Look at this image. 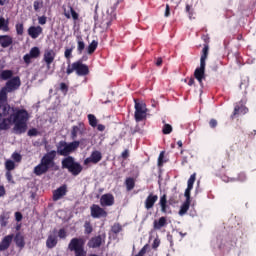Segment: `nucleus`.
Wrapping results in <instances>:
<instances>
[{
	"instance_id": "nucleus-1",
	"label": "nucleus",
	"mask_w": 256,
	"mask_h": 256,
	"mask_svg": "<svg viewBox=\"0 0 256 256\" xmlns=\"http://www.w3.org/2000/svg\"><path fill=\"white\" fill-rule=\"evenodd\" d=\"M56 149L52 150L41 158L40 163L34 167L33 173L37 177H41V175H45L49 171V169H53L55 167V157L58 155H61L62 157H65L62 159L61 165L62 169H67L71 175L74 177H77V175H80L83 171V166L81 163L75 161V158L73 156H69V150L67 147L66 141H60L56 145Z\"/></svg>"
},
{
	"instance_id": "nucleus-2",
	"label": "nucleus",
	"mask_w": 256,
	"mask_h": 256,
	"mask_svg": "<svg viewBox=\"0 0 256 256\" xmlns=\"http://www.w3.org/2000/svg\"><path fill=\"white\" fill-rule=\"evenodd\" d=\"M14 123V131L17 135H22L27 131V121H29V112L25 109H15L10 115Z\"/></svg>"
},
{
	"instance_id": "nucleus-3",
	"label": "nucleus",
	"mask_w": 256,
	"mask_h": 256,
	"mask_svg": "<svg viewBox=\"0 0 256 256\" xmlns=\"http://www.w3.org/2000/svg\"><path fill=\"white\" fill-rule=\"evenodd\" d=\"M207 57H209V46H205L202 49V54L200 58V67L196 68L194 71V77L197 79L199 82V85L203 87V80H205V67H206V62Z\"/></svg>"
},
{
	"instance_id": "nucleus-4",
	"label": "nucleus",
	"mask_w": 256,
	"mask_h": 256,
	"mask_svg": "<svg viewBox=\"0 0 256 256\" xmlns=\"http://www.w3.org/2000/svg\"><path fill=\"white\" fill-rule=\"evenodd\" d=\"M76 72L78 77H86L89 74V66L83 63V60H78L72 64H68L66 69V74L71 75V73Z\"/></svg>"
},
{
	"instance_id": "nucleus-5",
	"label": "nucleus",
	"mask_w": 256,
	"mask_h": 256,
	"mask_svg": "<svg viewBox=\"0 0 256 256\" xmlns=\"http://www.w3.org/2000/svg\"><path fill=\"white\" fill-rule=\"evenodd\" d=\"M68 249L74 253V256H87L85 239L83 238H72L68 244Z\"/></svg>"
},
{
	"instance_id": "nucleus-6",
	"label": "nucleus",
	"mask_w": 256,
	"mask_h": 256,
	"mask_svg": "<svg viewBox=\"0 0 256 256\" xmlns=\"http://www.w3.org/2000/svg\"><path fill=\"white\" fill-rule=\"evenodd\" d=\"M135 101V113H134V117H135V121L137 123L143 121V119L147 118V105L143 102H137V100Z\"/></svg>"
},
{
	"instance_id": "nucleus-7",
	"label": "nucleus",
	"mask_w": 256,
	"mask_h": 256,
	"mask_svg": "<svg viewBox=\"0 0 256 256\" xmlns=\"http://www.w3.org/2000/svg\"><path fill=\"white\" fill-rule=\"evenodd\" d=\"M21 87V78L19 76H15L12 79L8 80L4 87H2V91L8 96L9 93H13V91H17Z\"/></svg>"
},
{
	"instance_id": "nucleus-8",
	"label": "nucleus",
	"mask_w": 256,
	"mask_h": 256,
	"mask_svg": "<svg viewBox=\"0 0 256 256\" xmlns=\"http://www.w3.org/2000/svg\"><path fill=\"white\" fill-rule=\"evenodd\" d=\"M245 103L246 102L244 100H240L235 104L234 111L230 116L231 119H235L236 117H239V115H247V113H249V108L245 106Z\"/></svg>"
},
{
	"instance_id": "nucleus-9",
	"label": "nucleus",
	"mask_w": 256,
	"mask_h": 256,
	"mask_svg": "<svg viewBox=\"0 0 256 256\" xmlns=\"http://www.w3.org/2000/svg\"><path fill=\"white\" fill-rule=\"evenodd\" d=\"M38 57H41V50L35 46L30 49L28 54L23 56V60L26 65H31V59H38Z\"/></svg>"
},
{
	"instance_id": "nucleus-10",
	"label": "nucleus",
	"mask_w": 256,
	"mask_h": 256,
	"mask_svg": "<svg viewBox=\"0 0 256 256\" xmlns=\"http://www.w3.org/2000/svg\"><path fill=\"white\" fill-rule=\"evenodd\" d=\"M90 213L93 219H101V217H107V211H105V209L101 208V206L97 204H93L90 207Z\"/></svg>"
},
{
	"instance_id": "nucleus-11",
	"label": "nucleus",
	"mask_w": 256,
	"mask_h": 256,
	"mask_svg": "<svg viewBox=\"0 0 256 256\" xmlns=\"http://www.w3.org/2000/svg\"><path fill=\"white\" fill-rule=\"evenodd\" d=\"M55 57H57V53L55 52V50L46 49L44 51L43 61L46 63L47 69H51V64L53 63V61H55Z\"/></svg>"
},
{
	"instance_id": "nucleus-12",
	"label": "nucleus",
	"mask_w": 256,
	"mask_h": 256,
	"mask_svg": "<svg viewBox=\"0 0 256 256\" xmlns=\"http://www.w3.org/2000/svg\"><path fill=\"white\" fill-rule=\"evenodd\" d=\"M103 159V154L99 150L93 151L90 155V157L86 158L84 160V165H89L90 163H93V165H97Z\"/></svg>"
},
{
	"instance_id": "nucleus-13",
	"label": "nucleus",
	"mask_w": 256,
	"mask_h": 256,
	"mask_svg": "<svg viewBox=\"0 0 256 256\" xmlns=\"http://www.w3.org/2000/svg\"><path fill=\"white\" fill-rule=\"evenodd\" d=\"M13 237H15V234H9L2 238L0 241V252L7 251L11 247Z\"/></svg>"
},
{
	"instance_id": "nucleus-14",
	"label": "nucleus",
	"mask_w": 256,
	"mask_h": 256,
	"mask_svg": "<svg viewBox=\"0 0 256 256\" xmlns=\"http://www.w3.org/2000/svg\"><path fill=\"white\" fill-rule=\"evenodd\" d=\"M100 205L102 207H111L112 205H115V197L113 194H103L100 198Z\"/></svg>"
},
{
	"instance_id": "nucleus-15",
	"label": "nucleus",
	"mask_w": 256,
	"mask_h": 256,
	"mask_svg": "<svg viewBox=\"0 0 256 256\" xmlns=\"http://www.w3.org/2000/svg\"><path fill=\"white\" fill-rule=\"evenodd\" d=\"M159 200V196H157V194H154L153 192H151L146 200L144 201V207L145 209H147V211H149V209H153V207H155V203L156 201Z\"/></svg>"
},
{
	"instance_id": "nucleus-16",
	"label": "nucleus",
	"mask_w": 256,
	"mask_h": 256,
	"mask_svg": "<svg viewBox=\"0 0 256 256\" xmlns=\"http://www.w3.org/2000/svg\"><path fill=\"white\" fill-rule=\"evenodd\" d=\"M67 195V185H62L53 192V201H59V199H63Z\"/></svg>"
},
{
	"instance_id": "nucleus-17",
	"label": "nucleus",
	"mask_w": 256,
	"mask_h": 256,
	"mask_svg": "<svg viewBox=\"0 0 256 256\" xmlns=\"http://www.w3.org/2000/svg\"><path fill=\"white\" fill-rule=\"evenodd\" d=\"M14 243L18 249L23 250L25 249V236L21 234V232L16 233V235L13 237Z\"/></svg>"
},
{
	"instance_id": "nucleus-18",
	"label": "nucleus",
	"mask_w": 256,
	"mask_h": 256,
	"mask_svg": "<svg viewBox=\"0 0 256 256\" xmlns=\"http://www.w3.org/2000/svg\"><path fill=\"white\" fill-rule=\"evenodd\" d=\"M41 33H43L41 26H31L28 28V35L31 36L32 39H37Z\"/></svg>"
},
{
	"instance_id": "nucleus-19",
	"label": "nucleus",
	"mask_w": 256,
	"mask_h": 256,
	"mask_svg": "<svg viewBox=\"0 0 256 256\" xmlns=\"http://www.w3.org/2000/svg\"><path fill=\"white\" fill-rule=\"evenodd\" d=\"M0 45L3 49L11 47L13 45V37L10 35H0Z\"/></svg>"
},
{
	"instance_id": "nucleus-20",
	"label": "nucleus",
	"mask_w": 256,
	"mask_h": 256,
	"mask_svg": "<svg viewBox=\"0 0 256 256\" xmlns=\"http://www.w3.org/2000/svg\"><path fill=\"white\" fill-rule=\"evenodd\" d=\"M15 112V108H12L9 104H2L0 106V117H7L11 113Z\"/></svg>"
},
{
	"instance_id": "nucleus-21",
	"label": "nucleus",
	"mask_w": 256,
	"mask_h": 256,
	"mask_svg": "<svg viewBox=\"0 0 256 256\" xmlns=\"http://www.w3.org/2000/svg\"><path fill=\"white\" fill-rule=\"evenodd\" d=\"M102 244L103 238L101 237V235H99L90 239V241L88 242V247H91L92 249H97V247H101Z\"/></svg>"
},
{
	"instance_id": "nucleus-22",
	"label": "nucleus",
	"mask_w": 256,
	"mask_h": 256,
	"mask_svg": "<svg viewBox=\"0 0 256 256\" xmlns=\"http://www.w3.org/2000/svg\"><path fill=\"white\" fill-rule=\"evenodd\" d=\"M58 242L59 240H57V235L50 234L46 240L47 249H54V247H57Z\"/></svg>"
},
{
	"instance_id": "nucleus-23",
	"label": "nucleus",
	"mask_w": 256,
	"mask_h": 256,
	"mask_svg": "<svg viewBox=\"0 0 256 256\" xmlns=\"http://www.w3.org/2000/svg\"><path fill=\"white\" fill-rule=\"evenodd\" d=\"M165 225H167V218L165 216H162L159 218V220H154L153 222V227L156 231L163 229Z\"/></svg>"
},
{
	"instance_id": "nucleus-24",
	"label": "nucleus",
	"mask_w": 256,
	"mask_h": 256,
	"mask_svg": "<svg viewBox=\"0 0 256 256\" xmlns=\"http://www.w3.org/2000/svg\"><path fill=\"white\" fill-rule=\"evenodd\" d=\"M12 121L11 116L9 118H0V131H7Z\"/></svg>"
},
{
	"instance_id": "nucleus-25",
	"label": "nucleus",
	"mask_w": 256,
	"mask_h": 256,
	"mask_svg": "<svg viewBox=\"0 0 256 256\" xmlns=\"http://www.w3.org/2000/svg\"><path fill=\"white\" fill-rule=\"evenodd\" d=\"M83 51H85V41H83V37L77 36V52H78V55H83Z\"/></svg>"
},
{
	"instance_id": "nucleus-26",
	"label": "nucleus",
	"mask_w": 256,
	"mask_h": 256,
	"mask_svg": "<svg viewBox=\"0 0 256 256\" xmlns=\"http://www.w3.org/2000/svg\"><path fill=\"white\" fill-rule=\"evenodd\" d=\"M13 77V72L12 70H2L0 72V79L1 81H9Z\"/></svg>"
},
{
	"instance_id": "nucleus-27",
	"label": "nucleus",
	"mask_w": 256,
	"mask_h": 256,
	"mask_svg": "<svg viewBox=\"0 0 256 256\" xmlns=\"http://www.w3.org/2000/svg\"><path fill=\"white\" fill-rule=\"evenodd\" d=\"M79 145H81L80 141H73V142L67 143L69 155H71V153L77 151V149H79Z\"/></svg>"
},
{
	"instance_id": "nucleus-28",
	"label": "nucleus",
	"mask_w": 256,
	"mask_h": 256,
	"mask_svg": "<svg viewBox=\"0 0 256 256\" xmlns=\"http://www.w3.org/2000/svg\"><path fill=\"white\" fill-rule=\"evenodd\" d=\"M191 205V200H185V202L181 205L180 210H179V215L183 217L188 211L189 207Z\"/></svg>"
},
{
	"instance_id": "nucleus-29",
	"label": "nucleus",
	"mask_w": 256,
	"mask_h": 256,
	"mask_svg": "<svg viewBox=\"0 0 256 256\" xmlns=\"http://www.w3.org/2000/svg\"><path fill=\"white\" fill-rule=\"evenodd\" d=\"M73 49L75 46H71L70 48H65L64 57L67 59L68 65H71V59L73 58Z\"/></svg>"
},
{
	"instance_id": "nucleus-30",
	"label": "nucleus",
	"mask_w": 256,
	"mask_h": 256,
	"mask_svg": "<svg viewBox=\"0 0 256 256\" xmlns=\"http://www.w3.org/2000/svg\"><path fill=\"white\" fill-rule=\"evenodd\" d=\"M159 205L161 207L162 213H167V194L160 197Z\"/></svg>"
},
{
	"instance_id": "nucleus-31",
	"label": "nucleus",
	"mask_w": 256,
	"mask_h": 256,
	"mask_svg": "<svg viewBox=\"0 0 256 256\" xmlns=\"http://www.w3.org/2000/svg\"><path fill=\"white\" fill-rule=\"evenodd\" d=\"M125 186L127 191H133V189H135V178H132V177L126 178Z\"/></svg>"
},
{
	"instance_id": "nucleus-32",
	"label": "nucleus",
	"mask_w": 256,
	"mask_h": 256,
	"mask_svg": "<svg viewBox=\"0 0 256 256\" xmlns=\"http://www.w3.org/2000/svg\"><path fill=\"white\" fill-rule=\"evenodd\" d=\"M9 223V213L3 212L0 215V225L1 227H5Z\"/></svg>"
},
{
	"instance_id": "nucleus-33",
	"label": "nucleus",
	"mask_w": 256,
	"mask_h": 256,
	"mask_svg": "<svg viewBox=\"0 0 256 256\" xmlns=\"http://www.w3.org/2000/svg\"><path fill=\"white\" fill-rule=\"evenodd\" d=\"M98 45L99 42L93 40L88 46V54L93 55V53H95V51L97 50Z\"/></svg>"
},
{
	"instance_id": "nucleus-34",
	"label": "nucleus",
	"mask_w": 256,
	"mask_h": 256,
	"mask_svg": "<svg viewBox=\"0 0 256 256\" xmlns=\"http://www.w3.org/2000/svg\"><path fill=\"white\" fill-rule=\"evenodd\" d=\"M0 29L2 31H9V20H5V18L1 17L0 18Z\"/></svg>"
},
{
	"instance_id": "nucleus-35",
	"label": "nucleus",
	"mask_w": 256,
	"mask_h": 256,
	"mask_svg": "<svg viewBox=\"0 0 256 256\" xmlns=\"http://www.w3.org/2000/svg\"><path fill=\"white\" fill-rule=\"evenodd\" d=\"M84 233L85 235H91L93 233V225H91V222L86 221L84 223Z\"/></svg>"
},
{
	"instance_id": "nucleus-36",
	"label": "nucleus",
	"mask_w": 256,
	"mask_h": 256,
	"mask_svg": "<svg viewBox=\"0 0 256 256\" xmlns=\"http://www.w3.org/2000/svg\"><path fill=\"white\" fill-rule=\"evenodd\" d=\"M112 233H114V235H119V233H121L123 231V226H121V224L119 223H114V225L111 228Z\"/></svg>"
},
{
	"instance_id": "nucleus-37",
	"label": "nucleus",
	"mask_w": 256,
	"mask_h": 256,
	"mask_svg": "<svg viewBox=\"0 0 256 256\" xmlns=\"http://www.w3.org/2000/svg\"><path fill=\"white\" fill-rule=\"evenodd\" d=\"M83 124H79V126H73L72 127V131H71V137H72V139H77V135H78V133H79V131H81V126H82Z\"/></svg>"
},
{
	"instance_id": "nucleus-38",
	"label": "nucleus",
	"mask_w": 256,
	"mask_h": 256,
	"mask_svg": "<svg viewBox=\"0 0 256 256\" xmlns=\"http://www.w3.org/2000/svg\"><path fill=\"white\" fill-rule=\"evenodd\" d=\"M8 99H9V96H7V94L1 88L0 89V107H1V105L7 103Z\"/></svg>"
},
{
	"instance_id": "nucleus-39",
	"label": "nucleus",
	"mask_w": 256,
	"mask_h": 256,
	"mask_svg": "<svg viewBox=\"0 0 256 256\" xmlns=\"http://www.w3.org/2000/svg\"><path fill=\"white\" fill-rule=\"evenodd\" d=\"M5 169L6 171L12 172L15 169V162L13 160H6Z\"/></svg>"
},
{
	"instance_id": "nucleus-40",
	"label": "nucleus",
	"mask_w": 256,
	"mask_h": 256,
	"mask_svg": "<svg viewBox=\"0 0 256 256\" xmlns=\"http://www.w3.org/2000/svg\"><path fill=\"white\" fill-rule=\"evenodd\" d=\"M88 121L91 127H97V117L93 114H88Z\"/></svg>"
},
{
	"instance_id": "nucleus-41",
	"label": "nucleus",
	"mask_w": 256,
	"mask_h": 256,
	"mask_svg": "<svg viewBox=\"0 0 256 256\" xmlns=\"http://www.w3.org/2000/svg\"><path fill=\"white\" fill-rule=\"evenodd\" d=\"M173 132V127L170 124H165L162 129L163 135H170Z\"/></svg>"
},
{
	"instance_id": "nucleus-42",
	"label": "nucleus",
	"mask_w": 256,
	"mask_h": 256,
	"mask_svg": "<svg viewBox=\"0 0 256 256\" xmlns=\"http://www.w3.org/2000/svg\"><path fill=\"white\" fill-rule=\"evenodd\" d=\"M193 190V188L191 186H187L185 193H184V197L186 198V201H191V191Z\"/></svg>"
},
{
	"instance_id": "nucleus-43",
	"label": "nucleus",
	"mask_w": 256,
	"mask_h": 256,
	"mask_svg": "<svg viewBox=\"0 0 256 256\" xmlns=\"http://www.w3.org/2000/svg\"><path fill=\"white\" fill-rule=\"evenodd\" d=\"M163 159H165V151H162L159 154V157H158V167H163V163H165V161Z\"/></svg>"
},
{
	"instance_id": "nucleus-44",
	"label": "nucleus",
	"mask_w": 256,
	"mask_h": 256,
	"mask_svg": "<svg viewBox=\"0 0 256 256\" xmlns=\"http://www.w3.org/2000/svg\"><path fill=\"white\" fill-rule=\"evenodd\" d=\"M33 7H34V11L36 12L39 11V9L43 7V1L35 0Z\"/></svg>"
},
{
	"instance_id": "nucleus-45",
	"label": "nucleus",
	"mask_w": 256,
	"mask_h": 256,
	"mask_svg": "<svg viewBox=\"0 0 256 256\" xmlns=\"http://www.w3.org/2000/svg\"><path fill=\"white\" fill-rule=\"evenodd\" d=\"M58 237L59 239H67V230L65 228H62L58 231Z\"/></svg>"
},
{
	"instance_id": "nucleus-46",
	"label": "nucleus",
	"mask_w": 256,
	"mask_h": 256,
	"mask_svg": "<svg viewBox=\"0 0 256 256\" xmlns=\"http://www.w3.org/2000/svg\"><path fill=\"white\" fill-rule=\"evenodd\" d=\"M37 135H39V130H37V128L28 130V137H37Z\"/></svg>"
},
{
	"instance_id": "nucleus-47",
	"label": "nucleus",
	"mask_w": 256,
	"mask_h": 256,
	"mask_svg": "<svg viewBox=\"0 0 256 256\" xmlns=\"http://www.w3.org/2000/svg\"><path fill=\"white\" fill-rule=\"evenodd\" d=\"M195 179H196V174L194 173V174H192V175L190 176V178L188 179V185H187V187H192V189H193V185H195Z\"/></svg>"
},
{
	"instance_id": "nucleus-48",
	"label": "nucleus",
	"mask_w": 256,
	"mask_h": 256,
	"mask_svg": "<svg viewBox=\"0 0 256 256\" xmlns=\"http://www.w3.org/2000/svg\"><path fill=\"white\" fill-rule=\"evenodd\" d=\"M60 91H62L64 95H67V92L69 91V86H67L65 82L60 83Z\"/></svg>"
},
{
	"instance_id": "nucleus-49",
	"label": "nucleus",
	"mask_w": 256,
	"mask_h": 256,
	"mask_svg": "<svg viewBox=\"0 0 256 256\" xmlns=\"http://www.w3.org/2000/svg\"><path fill=\"white\" fill-rule=\"evenodd\" d=\"M12 159H14L16 163H21V160L23 159V157L21 156V154L15 152L12 154Z\"/></svg>"
},
{
	"instance_id": "nucleus-50",
	"label": "nucleus",
	"mask_w": 256,
	"mask_h": 256,
	"mask_svg": "<svg viewBox=\"0 0 256 256\" xmlns=\"http://www.w3.org/2000/svg\"><path fill=\"white\" fill-rule=\"evenodd\" d=\"M23 31H24L23 23L16 24L17 35H23Z\"/></svg>"
},
{
	"instance_id": "nucleus-51",
	"label": "nucleus",
	"mask_w": 256,
	"mask_h": 256,
	"mask_svg": "<svg viewBox=\"0 0 256 256\" xmlns=\"http://www.w3.org/2000/svg\"><path fill=\"white\" fill-rule=\"evenodd\" d=\"M69 9L72 19H74V21H77V19H79V14L75 12V9H73V7L70 6Z\"/></svg>"
},
{
	"instance_id": "nucleus-52",
	"label": "nucleus",
	"mask_w": 256,
	"mask_h": 256,
	"mask_svg": "<svg viewBox=\"0 0 256 256\" xmlns=\"http://www.w3.org/2000/svg\"><path fill=\"white\" fill-rule=\"evenodd\" d=\"M6 179L8 181V183H12L15 184V180H13V174H11L10 171H6Z\"/></svg>"
},
{
	"instance_id": "nucleus-53",
	"label": "nucleus",
	"mask_w": 256,
	"mask_h": 256,
	"mask_svg": "<svg viewBox=\"0 0 256 256\" xmlns=\"http://www.w3.org/2000/svg\"><path fill=\"white\" fill-rule=\"evenodd\" d=\"M239 181L243 182V181H246L247 179V175L245 174V172H241L238 174V178H237Z\"/></svg>"
},
{
	"instance_id": "nucleus-54",
	"label": "nucleus",
	"mask_w": 256,
	"mask_h": 256,
	"mask_svg": "<svg viewBox=\"0 0 256 256\" xmlns=\"http://www.w3.org/2000/svg\"><path fill=\"white\" fill-rule=\"evenodd\" d=\"M217 125H218L217 120H215L214 118H212L209 121V126L211 127V129H215V127H217Z\"/></svg>"
},
{
	"instance_id": "nucleus-55",
	"label": "nucleus",
	"mask_w": 256,
	"mask_h": 256,
	"mask_svg": "<svg viewBox=\"0 0 256 256\" xmlns=\"http://www.w3.org/2000/svg\"><path fill=\"white\" fill-rule=\"evenodd\" d=\"M159 245H161V240L159 239H154L153 244H152V249H157V247H159Z\"/></svg>"
},
{
	"instance_id": "nucleus-56",
	"label": "nucleus",
	"mask_w": 256,
	"mask_h": 256,
	"mask_svg": "<svg viewBox=\"0 0 256 256\" xmlns=\"http://www.w3.org/2000/svg\"><path fill=\"white\" fill-rule=\"evenodd\" d=\"M38 23L40 25H45V23H47V17L46 16H41L38 18Z\"/></svg>"
},
{
	"instance_id": "nucleus-57",
	"label": "nucleus",
	"mask_w": 256,
	"mask_h": 256,
	"mask_svg": "<svg viewBox=\"0 0 256 256\" xmlns=\"http://www.w3.org/2000/svg\"><path fill=\"white\" fill-rule=\"evenodd\" d=\"M202 40L204 41V43H206L207 47H209V35H202ZM204 45V47L206 46Z\"/></svg>"
},
{
	"instance_id": "nucleus-58",
	"label": "nucleus",
	"mask_w": 256,
	"mask_h": 256,
	"mask_svg": "<svg viewBox=\"0 0 256 256\" xmlns=\"http://www.w3.org/2000/svg\"><path fill=\"white\" fill-rule=\"evenodd\" d=\"M7 191L5 190V186L0 185V198L5 197Z\"/></svg>"
},
{
	"instance_id": "nucleus-59",
	"label": "nucleus",
	"mask_w": 256,
	"mask_h": 256,
	"mask_svg": "<svg viewBox=\"0 0 256 256\" xmlns=\"http://www.w3.org/2000/svg\"><path fill=\"white\" fill-rule=\"evenodd\" d=\"M156 67H161L163 65V58L158 57L155 62Z\"/></svg>"
},
{
	"instance_id": "nucleus-60",
	"label": "nucleus",
	"mask_w": 256,
	"mask_h": 256,
	"mask_svg": "<svg viewBox=\"0 0 256 256\" xmlns=\"http://www.w3.org/2000/svg\"><path fill=\"white\" fill-rule=\"evenodd\" d=\"M15 219L16 221H21L23 219V214H21V212H16L15 213Z\"/></svg>"
},
{
	"instance_id": "nucleus-61",
	"label": "nucleus",
	"mask_w": 256,
	"mask_h": 256,
	"mask_svg": "<svg viewBox=\"0 0 256 256\" xmlns=\"http://www.w3.org/2000/svg\"><path fill=\"white\" fill-rule=\"evenodd\" d=\"M165 17H169L171 15V8L169 7V4L166 5V10H165Z\"/></svg>"
},
{
	"instance_id": "nucleus-62",
	"label": "nucleus",
	"mask_w": 256,
	"mask_h": 256,
	"mask_svg": "<svg viewBox=\"0 0 256 256\" xmlns=\"http://www.w3.org/2000/svg\"><path fill=\"white\" fill-rule=\"evenodd\" d=\"M122 159H127L129 157V150H124L121 154Z\"/></svg>"
},
{
	"instance_id": "nucleus-63",
	"label": "nucleus",
	"mask_w": 256,
	"mask_h": 256,
	"mask_svg": "<svg viewBox=\"0 0 256 256\" xmlns=\"http://www.w3.org/2000/svg\"><path fill=\"white\" fill-rule=\"evenodd\" d=\"M169 205H175V203H177V200L175 199V197H170L168 200Z\"/></svg>"
},
{
	"instance_id": "nucleus-64",
	"label": "nucleus",
	"mask_w": 256,
	"mask_h": 256,
	"mask_svg": "<svg viewBox=\"0 0 256 256\" xmlns=\"http://www.w3.org/2000/svg\"><path fill=\"white\" fill-rule=\"evenodd\" d=\"M96 127H97L98 131H105V125H103V124H98V125H96Z\"/></svg>"
}]
</instances>
